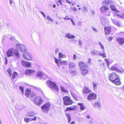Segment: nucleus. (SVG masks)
Here are the masks:
<instances>
[{
    "mask_svg": "<svg viewBox=\"0 0 124 124\" xmlns=\"http://www.w3.org/2000/svg\"><path fill=\"white\" fill-rule=\"evenodd\" d=\"M109 79L116 85H119L121 84L119 77L114 72L112 73L109 77Z\"/></svg>",
    "mask_w": 124,
    "mask_h": 124,
    "instance_id": "nucleus-1",
    "label": "nucleus"
},
{
    "mask_svg": "<svg viewBox=\"0 0 124 124\" xmlns=\"http://www.w3.org/2000/svg\"><path fill=\"white\" fill-rule=\"evenodd\" d=\"M47 83L49 87L51 90H56V91L58 90V86L56 84L51 80H48L47 81Z\"/></svg>",
    "mask_w": 124,
    "mask_h": 124,
    "instance_id": "nucleus-2",
    "label": "nucleus"
},
{
    "mask_svg": "<svg viewBox=\"0 0 124 124\" xmlns=\"http://www.w3.org/2000/svg\"><path fill=\"white\" fill-rule=\"evenodd\" d=\"M100 8L101 12L102 13H105V16H110V10L108 6H102Z\"/></svg>",
    "mask_w": 124,
    "mask_h": 124,
    "instance_id": "nucleus-3",
    "label": "nucleus"
},
{
    "mask_svg": "<svg viewBox=\"0 0 124 124\" xmlns=\"http://www.w3.org/2000/svg\"><path fill=\"white\" fill-rule=\"evenodd\" d=\"M63 99L64 104L65 105H70L73 103L71 99L68 96L64 97Z\"/></svg>",
    "mask_w": 124,
    "mask_h": 124,
    "instance_id": "nucleus-4",
    "label": "nucleus"
},
{
    "mask_svg": "<svg viewBox=\"0 0 124 124\" xmlns=\"http://www.w3.org/2000/svg\"><path fill=\"white\" fill-rule=\"evenodd\" d=\"M16 50L20 51L21 52H23L27 51V48L26 46L23 44H16Z\"/></svg>",
    "mask_w": 124,
    "mask_h": 124,
    "instance_id": "nucleus-5",
    "label": "nucleus"
},
{
    "mask_svg": "<svg viewBox=\"0 0 124 124\" xmlns=\"http://www.w3.org/2000/svg\"><path fill=\"white\" fill-rule=\"evenodd\" d=\"M36 75L40 79H43L44 80L46 79L48 77L47 75L39 71L37 72Z\"/></svg>",
    "mask_w": 124,
    "mask_h": 124,
    "instance_id": "nucleus-6",
    "label": "nucleus"
},
{
    "mask_svg": "<svg viewBox=\"0 0 124 124\" xmlns=\"http://www.w3.org/2000/svg\"><path fill=\"white\" fill-rule=\"evenodd\" d=\"M50 104L47 103L43 105L41 107L42 111L46 113L49 111L50 108Z\"/></svg>",
    "mask_w": 124,
    "mask_h": 124,
    "instance_id": "nucleus-7",
    "label": "nucleus"
},
{
    "mask_svg": "<svg viewBox=\"0 0 124 124\" xmlns=\"http://www.w3.org/2000/svg\"><path fill=\"white\" fill-rule=\"evenodd\" d=\"M34 101L36 104L39 106L42 103L43 101L41 100V97L39 96H37L34 99Z\"/></svg>",
    "mask_w": 124,
    "mask_h": 124,
    "instance_id": "nucleus-8",
    "label": "nucleus"
},
{
    "mask_svg": "<svg viewBox=\"0 0 124 124\" xmlns=\"http://www.w3.org/2000/svg\"><path fill=\"white\" fill-rule=\"evenodd\" d=\"M35 73V71L34 70L27 69L25 72L24 74L28 76H33Z\"/></svg>",
    "mask_w": 124,
    "mask_h": 124,
    "instance_id": "nucleus-9",
    "label": "nucleus"
},
{
    "mask_svg": "<svg viewBox=\"0 0 124 124\" xmlns=\"http://www.w3.org/2000/svg\"><path fill=\"white\" fill-rule=\"evenodd\" d=\"M97 95L94 93H90L88 96L87 99L88 100H95L96 99Z\"/></svg>",
    "mask_w": 124,
    "mask_h": 124,
    "instance_id": "nucleus-10",
    "label": "nucleus"
},
{
    "mask_svg": "<svg viewBox=\"0 0 124 124\" xmlns=\"http://www.w3.org/2000/svg\"><path fill=\"white\" fill-rule=\"evenodd\" d=\"M23 57L28 60H31L32 59V56L30 53L25 52L23 54Z\"/></svg>",
    "mask_w": 124,
    "mask_h": 124,
    "instance_id": "nucleus-11",
    "label": "nucleus"
},
{
    "mask_svg": "<svg viewBox=\"0 0 124 124\" xmlns=\"http://www.w3.org/2000/svg\"><path fill=\"white\" fill-rule=\"evenodd\" d=\"M14 49L12 48L8 49L6 53L7 56L8 57H9L13 55L14 54Z\"/></svg>",
    "mask_w": 124,
    "mask_h": 124,
    "instance_id": "nucleus-12",
    "label": "nucleus"
},
{
    "mask_svg": "<svg viewBox=\"0 0 124 124\" xmlns=\"http://www.w3.org/2000/svg\"><path fill=\"white\" fill-rule=\"evenodd\" d=\"M21 63L23 66L25 67H28L31 66V63L27 61L25 62L23 60H22L21 61Z\"/></svg>",
    "mask_w": 124,
    "mask_h": 124,
    "instance_id": "nucleus-13",
    "label": "nucleus"
},
{
    "mask_svg": "<svg viewBox=\"0 0 124 124\" xmlns=\"http://www.w3.org/2000/svg\"><path fill=\"white\" fill-rule=\"evenodd\" d=\"M116 40L120 45H122L124 43V39L122 38H117L116 39Z\"/></svg>",
    "mask_w": 124,
    "mask_h": 124,
    "instance_id": "nucleus-14",
    "label": "nucleus"
},
{
    "mask_svg": "<svg viewBox=\"0 0 124 124\" xmlns=\"http://www.w3.org/2000/svg\"><path fill=\"white\" fill-rule=\"evenodd\" d=\"M69 68L70 69H74L76 66L75 63L73 62H69L68 63Z\"/></svg>",
    "mask_w": 124,
    "mask_h": 124,
    "instance_id": "nucleus-15",
    "label": "nucleus"
},
{
    "mask_svg": "<svg viewBox=\"0 0 124 124\" xmlns=\"http://www.w3.org/2000/svg\"><path fill=\"white\" fill-rule=\"evenodd\" d=\"M114 2L112 0H106L103 1V3L106 5H109L110 4H112Z\"/></svg>",
    "mask_w": 124,
    "mask_h": 124,
    "instance_id": "nucleus-16",
    "label": "nucleus"
},
{
    "mask_svg": "<svg viewBox=\"0 0 124 124\" xmlns=\"http://www.w3.org/2000/svg\"><path fill=\"white\" fill-rule=\"evenodd\" d=\"M91 91L89 87L86 86H84L83 91V93L85 94H87L88 93L90 92Z\"/></svg>",
    "mask_w": 124,
    "mask_h": 124,
    "instance_id": "nucleus-17",
    "label": "nucleus"
},
{
    "mask_svg": "<svg viewBox=\"0 0 124 124\" xmlns=\"http://www.w3.org/2000/svg\"><path fill=\"white\" fill-rule=\"evenodd\" d=\"M104 29L105 33L106 34H109L111 31V28L109 26L105 27Z\"/></svg>",
    "mask_w": 124,
    "mask_h": 124,
    "instance_id": "nucleus-18",
    "label": "nucleus"
},
{
    "mask_svg": "<svg viewBox=\"0 0 124 124\" xmlns=\"http://www.w3.org/2000/svg\"><path fill=\"white\" fill-rule=\"evenodd\" d=\"M79 65L80 66L81 69H84V68H86L87 64L85 63L84 62H81L79 63Z\"/></svg>",
    "mask_w": 124,
    "mask_h": 124,
    "instance_id": "nucleus-19",
    "label": "nucleus"
},
{
    "mask_svg": "<svg viewBox=\"0 0 124 124\" xmlns=\"http://www.w3.org/2000/svg\"><path fill=\"white\" fill-rule=\"evenodd\" d=\"M37 118V117L36 116H34V118H25L24 119V120L26 122V123L28 122L29 120L31 121H35L36 120V118Z\"/></svg>",
    "mask_w": 124,
    "mask_h": 124,
    "instance_id": "nucleus-20",
    "label": "nucleus"
},
{
    "mask_svg": "<svg viewBox=\"0 0 124 124\" xmlns=\"http://www.w3.org/2000/svg\"><path fill=\"white\" fill-rule=\"evenodd\" d=\"M83 75H85L88 72V70L86 68H84V69H81Z\"/></svg>",
    "mask_w": 124,
    "mask_h": 124,
    "instance_id": "nucleus-21",
    "label": "nucleus"
},
{
    "mask_svg": "<svg viewBox=\"0 0 124 124\" xmlns=\"http://www.w3.org/2000/svg\"><path fill=\"white\" fill-rule=\"evenodd\" d=\"M14 54H15V56L17 58H18L20 57V53L19 52L17 51L16 49H14Z\"/></svg>",
    "mask_w": 124,
    "mask_h": 124,
    "instance_id": "nucleus-22",
    "label": "nucleus"
},
{
    "mask_svg": "<svg viewBox=\"0 0 124 124\" xmlns=\"http://www.w3.org/2000/svg\"><path fill=\"white\" fill-rule=\"evenodd\" d=\"M75 106H72L70 107H68L66 108L65 111H68L69 110H73L76 109Z\"/></svg>",
    "mask_w": 124,
    "mask_h": 124,
    "instance_id": "nucleus-23",
    "label": "nucleus"
},
{
    "mask_svg": "<svg viewBox=\"0 0 124 124\" xmlns=\"http://www.w3.org/2000/svg\"><path fill=\"white\" fill-rule=\"evenodd\" d=\"M77 104L80 106V110H83L85 109L83 103H78Z\"/></svg>",
    "mask_w": 124,
    "mask_h": 124,
    "instance_id": "nucleus-24",
    "label": "nucleus"
},
{
    "mask_svg": "<svg viewBox=\"0 0 124 124\" xmlns=\"http://www.w3.org/2000/svg\"><path fill=\"white\" fill-rule=\"evenodd\" d=\"M110 8L112 10L115 12H119V11L116 10V7L114 5H111L110 6Z\"/></svg>",
    "mask_w": 124,
    "mask_h": 124,
    "instance_id": "nucleus-25",
    "label": "nucleus"
},
{
    "mask_svg": "<svg viewBox=\"0 0 124 124\" xmlns=\"http://www.w3.org/2000/svg\"><path fill=\"white\" fill-rule=\"evenodd\" d=\"M31 93V90L28 89H27L26 90V93L25 95L27 97H29V94Z\"/></svg>",
    "mask_w": 124,
    "mask_h": 124,
    "instance_id": "nucleus-26",
    "label": "nucleus"
},
{
    "mask_svg": "<svg viewBox=\"0 0 124 124\" xmlns=\"http://www.w3.org/2000/svg\"><path fill=\"white\" fill-rule=\"evenodd\" d=\"M99 52L98 51L95 50L91 51V53L93 55H99L98 54L99 53L98 52Z\"/></svg>",
    "mask_w": 124,
    "mask_h": 124,
    "instance_id": "nucleus-27",
    "label": "nucleus"
},
{
    "mask_svg": "<svg viewBox=\"0 0 124 124\" xmlns=\"http://www.w3.org/2000/svg\"><path fill=\"white\" fill-rule=\"evenodd\" d=\"M35 115L34 112H29L27 114V116H32Z\"/></svg>",
    "mask_w": 124,
    "mask_h": 124,
    "instance_id": "nucleus-28",
    "label": "nucleus"
},
{
    "mask_svg": "<svg viewBox=\"0 0 124 124\" xmlns=\"http://www.w3.org/2000/svg\"><path fill=\"white\" fill-rule=\"evenodd\" d=\"M58 57L59 58H65L66 57V56L63 54L62 53L60 52L58 54Z\"/></svg>",
    "mask_w": 124,
    "mask_h": 124,
    "instance_id": "nucleus-29",
    "label": "nucleus"
},
{
    "mask_svg": "<svg viewBox=\"0 0 124 124\" xmlns=\"http://www.w3.org/2000/svg\"><path fill=\"white\" fill-rule=\"evenodd\" d=\"M17 75V73L16 72H15L12 75V79L14 80Z\"/></svg>",
    "mask_w": 124,
    "mask_h": 124,
    "instance_id": "nucleus-30",
    "label": "nucleus"
},
{
    "mask_svg": "<svg viewBox=\"0 0 124 124\" xmlns=\"http://www.w3.org/2000/svg\"><path fill=\"white\" fill-rule=\"evenodd\" d=\"M19 87V89L21 91V92L22 93V95H23L24 94L23 92L24 91V87L22 86H20Z\"/></svg>",
    "mask_w": 124,
    "mask_h": 124,
    "instance_id": "nucleus-31",
    "label": "nucleus"
},
{
    "mask_svg": "<svg viewBox=\"0 0 124 124\" xmlns=\"http://www.w3.org/2000/svg\"><path fill=\"white\" fill-rule=\"evenodd\" d=\"M99 55L102 56L103 57H106V53L104 51H103V54H102L101 53L99 52L98 53Z\"/></svg>",
    "mask_w": 124,
    "mask_h": 124,
    "instance_id": "nucleus-32",
    "label": "nucleus"
},
{
    "mask_svg": "<svg viewBox=\"0 0 124 124\" xmlns=\"http://www.w3.org/2000/svg\"><path fill=\"white\" fill-rule=\"evenodd\" d=\"M61 88L63 92L67 93L68 92V91L65 89L63 87L61 86Z\"/></svg>",
    "mask_w": 124,
    "mask_h": 124,
    "instance_id": "nucleus-33",
    "label": "nucleus"
},
{
    "mask_svg": "<svg viewBox=\"0 0 124 124\" xmlns=\"http://www.w3.org/2000/svg\"><path fill=\"white\" fill-rule=\"evenodd\" d=\"M83 11L85 13H86L88 12L86 6L85 5L83 6Z\"/></svg>",
    "mask_w": 124,
    "mask_h": 124,
    "instance_id": "nucleus-34",
    "label": "nucleus"
},
{
    "mask_svg": "<svg viewBox=\"0 0 124 124\" xmlns=\"http://www.w3.org/2000/svg\"><path fill=\"white\" fill-rule=\"evenodd\" d=\"M97 106L99 108L100 107H101V104L100 103H96L95 104H94L93 105V106L94 107H96V106Z\"/></svg>",
    "mask_w": 124,
    "mask_h": 124,
    "instance_id": "nucleus-35",
    "label": "nucleus"
},
{
    "mask_svg": "<svg viewBox=\"0 0 124 124\" xmlns=\"http://www.w3.org/2000/svg\"><path fill=\"white\" fill-rule=\"evenodd\" d=\"M71 35L70 34L68 33L66 35L65 37L68 39H71Z\"/></svg>",
    "mask_w": 124,
    "mask_h": 124,
    "instance_id": "nucleus-36",
    "label": "nucleus"
},
{
    "mask_svg": "<svg viewBox=\"0 0 124 124\" xmlns=\"http://www.w3.org/2000/svg\"><path fill=\"white\" fill-rule=\"evenodd\" d=\"M110 70H117V69L116 67H114V66H112L110 69Z\"/></svg>",
    "mask_w": 124,
    "mask_h": 124,
    "instance_id": "nucleus-37",
    "label": "nucleus"
},
{
    "mask_svg": "<svg viewBox=\"0 0 124 124\" xmlns=\"http://www.w3.org/2000/svg\"><path fill=\"white\" fill-rule=\"evenodd\" d=\"M99 44L100 45L101 48L102 49L103 51H104V48L103 46V45L101 44V43L100 42H99Z\"/></svg>",
    "mask_w": 124,
    "mask_h": 124,
    "instance_id": "nucleus-38",
    "label": "nucleus"
},
{
    "mask_svg": "<svg viewBox=\"0 0 124 124\" xmlns=\"http://www.w3.org/2000/svg\"><path fill=\"white\" fill-rule=\"evenodd\" d=\"M78 45L79 46H80L81 47L82 45V42L81 40L80 39H79L78 40Z\"/></svg>",
    "mask_w": 124,
    "mask_h": 124,
    "instance_id": "nucleus-39",
    "label": "nucleus"
},
{
    "mask_svg": "<svg viewBox=\"0 0 124 124\" xmlns=\"http://www.w3.org/2000/svg\"><path fill=\"white\" fill-rule=\"evenodd\" d=\"M67 61H62V64H63L65 65H67L68 63Z\"/></svg>",
    "mask_w": 124,
    "mask_h": 124,
    "instance_id": "nucleus-40",
    "label": "nucleus"
},
{
    "mask_svg": "<svg viewBox=\"0 0 124 124\" xmlns=\"http://www.w3.org/2000/svg\"><path fill=\"white\" fill-rule=\"evenodd\" d=\"M58 1L59 3H58V2L57 3V5L58 6H60V5H62V3L61 2V0H58Z\"/></svg>",
    "mask_w": 124,
    "mask_h": 124,
    "instance_id": "nucleus-41",
    "label": "nucleus"
},
{
    "mask_svg": "<svg viewBox=\"0 0 124 124\" xmlns=\"http://www.w3.org/2000/svg\"><path fill=\"white\" fill-rule=\"evenodd\" d=\"M54 59H55V62L56 63H58V62L61 61V59H60L59 60H58V59H57L55 57H54Z\"/></svg>",
    "mask_w": 124,
    "mask_h": 124,
    "instance_id": "nucleus-42",
    "label": "nucleus"
},
{
    "mask_svg": "<svg viewBox=\"0 0 124 124\" xmlns=\"http://www.w3.org/2000/svg\"><path fill=\"white\" fill-rule=\"evenodd\" d=\"M47 19L48 20H50V21L52 22H53V20L49 16H47Z\"/></svg>",
    "mask_w": 124,
    "mask_h": 124,
    "instance_id": "nucleus-43",
    "label": "nucleus"
},
{
    "mask_svg": "<svg viewBox=\"0 0 124 124\" xmlns=\"http://www.w3.org/2000/svg\"><path fill=\"white\" fill-rule=\"evenodd\" d=\"M115 24L119 27L120 26V23L118 22H115Z\"/></svg>",
    "mask_w": 124,
    "mask_h": 124,
    "instance_id": "nucleus-44",
    "label": "nucleus"
},
{
    "mask_svg": "<svg viewBox=\"0 0 124 124\" xmlns=\"http://www.w3.org/2000/svg\"><path fill=\"white\" fill-rule=\"evenodd\" d=\"M39 11L43 15L44 17L45 18V17L46 16V15H45V14H44V13H43L42 11Z\"/></svg>",
    "mask_w": 124,
    "mask_h": 124,
    "instance_id": "nucleus-45",
    "label": "nucleus"
},
{
    "mask_svg": "<svg viewBox=\"0 0 124 124\" xmlns=\"http://www.w3.org/2000/svg\"><path fill=\"white\" fill-rule=\"evenodd\" d=\"M57 64L59 65H61L62 64V61H59L57 63Z\"/></svg>",
    "mask_w": 124,
    "mask_h": 124,
    "instance_id": "nucleus-46",
    "label": "nucleus"
},
{
    "mask_svg": "<svg viewBox=\"0 0 124 124\" xmlns=\"http://www.w3.org/2000/svg\"><path fill=\"white\" fill-rule=\"evenodd\" d=\"M63 19L65 20H66V19L69 20L70 19V18L68 17V16H66V17L64 18Z\"/></svg>",
    "mask_w": 124,
    "mask_h": 124,
    "instance_id": "nucleus-47",
    "label": "nucleus"
},
{
    "mask_svg": "<svg viewBox=\"0 0 124 124\" xmlns=\"http://www.w3.org/2000/svg\"><path fill=\"white\" fill-rule=\"evenodd\" d=\"M76 58V54H74L73 56V59L75 60Z\"/></svg>",
    "mask_w": 124,
    "mask_h": 124,
    "instance_id": "nucleus-48",
    "label": "nucleus"
},
{
    "mask_svg": "<svg viewBox=\"0 0 124 124\" xmlns=\"http://www.w3.org/2000/svg\"><path fill=\"white\" fill-rule=\"evenodd\" d=\"M59 51V49L58 48H56L55 50V54H56Z\"/></svg>",
    "mask_w": 124,
    "mask_h": 124,
    "instance_id": "nucleus-49",
    "label": "nucleus"
},
{
    "mask_svg": "<svg viewBox=\"0 0 124 124\" xmlns=\"http://www.w3.org/2000/svg\"><path fill=\"white\" fill-rule=\"evenodd\" d=\"M5 64H6L8 63V60L7 57H5Z\"/></svg>",
    "mask_w": 124,
    "mask_h": 124,
    "instance_id": "nucleus-50",
    "label": "nucleus"
},
{
    "mask_svg": "<svg viewBox=\"0 0 124 124\" xmlns=\"http://www.w3.org/2000/svg\"><path fill=\"white\" fill-rule=\"evenodd\" d=\"M93 86L94 88H95V87H97L96 86V85L95 83H93Z\"/></svg>",
    "mask_w": 124,
    "mask_h": 124,
    "instance_id": "nucleus-51",
    "label": "nucleus"
},
{
    "mask_svg": "<svg viewBox=\"0 0 124 124\" xmlns=\"http://www.w3.org/2000/svg\"><path fill=\"white\" fill-rule=\"evenodd\" d=\"M107 63V66H108V67L109 68V69H110V68L109 67V61H107V62H106Z\"/></svg>",
    "mask_w": 124,
    "mask_h": 124,
    "instance_id": "nucleus-52",
    "label": "nucleus"
},
{
    "mask_svg": "<svg viewBox=\"0 0 124 124\" xmlns=\"http://www.w3.org/2000/svg\"><path fill=\"white\" fill-rule=\"evenodd\" d=\"M68 120L69 121V123L71 120V117L70 116L69 117H68Z\"/></svg>",
    "mask_w": 124,
    "mask_h": 124,
    "instance_id": "nucleus-53",
    "label": "nucleus"
},
{
    "mask_svg": "<svg viewBox=\"0 0 124 124\" xmlns=\"http://www.w3.org/2000/svg\"><path fill=\"white\" fill-rule=\"evenodd\" d=\"M70 20L72 22L73 24L74 25H75V23H74V21L73 20V19H70Z\"/></svg>",
    "mask_w": 124,
    "mask_h": 124,
    "instance_id": "nucleus-54",
    "label": "nucleus"
},
{
    "mask_svg": "<svg viewBox=\"0 0 124 124\" xmlns=\"http://www.w3.org/2000/svg\"><path fill=\"white\" fill-rule=\"evenodd\" d=\"M66 116L67 117H68L70 116V115L66 113Z\"/></svg>",
    "mask_w": 124,
    "mask_h": 124,
    "instance_id": "nucleus-55",
    "label": "nucleus"
},
{
    "mask_svg": "<svg viewBox=\"0 0 124 124\" xmlns=\"http://www.w3.org/2000/svg\"><path fill=\"white\" fill-rule=\"evenodd\" d=\"M88 60H89V61H88L87 62L89 63H90L91 62V59L90 58H89Z\"/></svg>",
    "mask_w": 124,
    "mask_h": 124,
    "instance_id": "nucleus-56",
    "label": "nucleus"
},
{
    "mask_svg": "<svg viewBox=\"0 0 124 124\" xmlns=\"http://www.w3.org/2000/svg\"><path fill=\"white\" fill-rule=\"evenodd\" d=\"M112 37H109L108 39V40H112Z\"/></svg>",
    "mask_w": 124,
    "mask_h": 124,
    "instance_id": "nucleus-57",
    "label": "nucleus"
},
{
    "mask_svg": "<svg viewBox=\"0 0 124 124\" xmlns=\"http://www.w3.org/2000/svg\"><path fill=\"white\" fill-rule=\"evenodd\" d=\"M100 19L101 20V21L102 20H103V19H104V17H101L100 18ZM101 22H102V21H101Z\"/></svg>",
    "mask_w": 124,
    "mask_h": 124,
    "instance_id": "nucleus-58",
    "label": "nucleus"
},
{
    "mask_svg": "<svg viewBox=\"0 0 124 124\" xmlns=\"http://www.w3.org/2000/svg\"><path fill=\"white\" fill-rule=\"evenodd\" d=\"M71 37L72 39H74L75 38V37L73 35H71Z\"/></svg>",
    "mask_w": 124,
    "mask_h": 124,
    "instance_id": "nucleus-59",
    "label": "nucleus"
},
{
    "mask_svg": "<svg viewBox=\"0 0 124 124\" xmlns=\"http://www.w3.org/2000/svg\"><path fill=\"white\" fill-rule=\"evenodd\" d=\"M97 61L99 62H102V61L100 59H98L97 60Z\"/></svg>",
    "mask_w": 124,
    "mask_h": 124,
    "instance_id": "nucleus-60",
    "label": "nucleus"
},
{
    "mask_svg": "<svg viewBox=\"0 0 124 124\" xmlns=\"http://www.w3.org/2000/svg\"><path fill=\"white\" fill-rule=\"evenodd\" d=\"M73 10L75 11H77V8H75V7H74L73 8Z\"/></svg>",
    "mask_w": 124,
    "mask_h": 124,
    "instance_id": "nucleus-61",
    "label": "nucleus"
},
{
    "mask_svg": "<svg viewBox=\"0 0 124 124\" xmlns=\"http://www.w3.org/2000/svg\"><path fill=\"white\" fill-rule=\"evenodd\" d=\"M6 38L4 36H3L2 37V40L3 41L4 40V39H5Z\"/></svg>",
    "mask_w": 124,
    "mask_h": 124,
    "instance_id": "nucleus-62",
    "label": "nucleus"
},
{
    "mask_svg": "<svg viewBox=\"0 0 124 124\" xmlns=\"http://www.w3.org/2000/svg\"><path fill=\"white\" fill-rule=\"evenodd\" d=\"M66 0L67 2H68L69 4H70V3L72 4V2H70V1L68 0Z\"/></svg>",
    "mask_w": 124,
    "mask_h": 124,
    "instance_id": "nucleus-63",
    "label": "nucleus"
},
{
    "mask_svg": "<svg viewBox=\"0 0 124 124\" xmlns=\"http://www.w3.org/2000/svg\"><path fill=\"white\" fill-rule=\"evenodd\" d=\"M70 124H75V122L74 121L70 123Z\"/></svg>",
    "mask_w": 124,
    "mask_h": 124,
    "instance_id": "nucleus-64",
    "label": "nucleus"
}]
</instances>
